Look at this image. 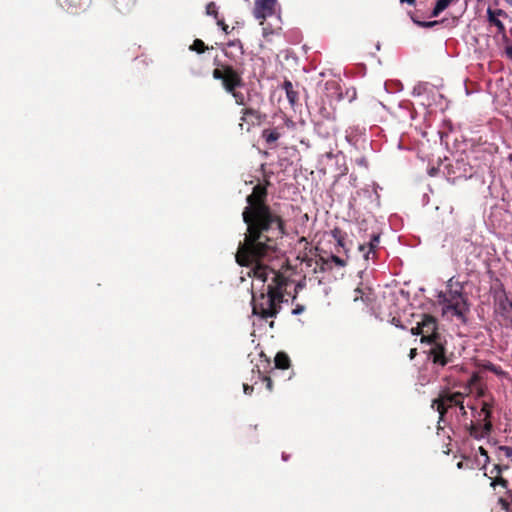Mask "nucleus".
Listing matches in <instances>:
<instances>
[{
    "mask_svg": "<svg viewBox=\"0 0 512 512\" xmlns=\"http://www.w3.org/2000/svg\"><path fill=\"white\" fill-rule=\"evenodd\" d=\"M270 185V181L265 179L247 195V205L242 212L246 232L236 253L240 266L254 265V281L261 282V287L252 292L251 304L253 314L263 320L277 317L289 284L284 273L264 264L278 257V240L286 234L284 218L267 203Z\"/></svg>",
    "mask_w": 512,
    "mask_h": 512,
    "instance_id": "1",
    "label": "nucleus"
},
{
    "mask_svg": "<svg viewBox=\"0 0 512 512\" xmlns=\"http://www.w3.org/2000/svg\"><path fill=\"white\" fill-rule=\"evenodd\" d=\"M438 302L442 306L443 314L451 313L461 323L467 322V314L470 311L468 299L463 293V285L450 278L447 281L446 290L439 292Z\"/></svg>",
    "mask_w": 512,
    "mask_h": 512,
    "instance_id": "2",
    "label": "nucleus"
},
{
    "mask_svg": "<svg viewBox=\"0 0 512 512\" xmlns=\"http://www.w3.org/2000/svg\"><path fill=\"white\" fill-rule=\"evenodd\" d=\"M494 407V400L490 402L483 401L481 404L480 411H475L474 417H477L476 421H471L466 425L470 437L475 440H481L488 437L493 431L492 422V410Z\"/></svg>",
    "mask_w": 512,
    "mask_h": 512,
    "instance_id": "3",
    "label": "nucleus"
},
{
    "mask_svg": "<svg viewBox=\"0 0 512 512\" xmlns=\"http://www.w3.org/2000/svg\"><path fill=\"white\" fill-rule=\"evenodd\" d=\"M214 65L216 68L212 72V76L216 80H220L226 92H234L235 89L244 86L242 72L235 69L232 65L222 64L215 58Z\"/></svg>",
    "mask_w": 512,
    "mask_h": 512,
    "instance_id": "4",
    "label": "nucleus"
},
{
    "mask_svg": "<svg viewBox=\"0 0 512 512\" xmlns=\"http://www.w3.org/2000/svg\"><path fill=\"white\" fill-rule=\"evenodd\" d=\"M447 341L445 337L436 339V341L429 342L427 345L430 348L426 351L428 359L431 360L433 365L438 367H445L453 361L454 354L448 352L446 348Z\"/></svg>",
    "mask_w": 512,
    "mask_h": 512,
    "instance_id": "5",
    "label": "nucleus"
},
{
    "mask_svg": "<svg viewBox=\"0 0 512 512\" xmlns=\"http://www.w3.org/2000/svg\"><path fill=\"white\" fill-rule=\"evenodd\" d=\"M462 400H464V394L461 392L441 391L438 397L432 401V408L439 413V421L444 419L449 409L458 407Z\"/></svg>",
    "mask_w": 512,
    "mask_h": 512,
    "instance_id": "6",
    "label": "nucleus"
},
{
    "mask_svg": "<svg viewBox=\"0 0 512 512\" xmlns=\"http://www.w3.org/2000/svg\"><path fill=\"white\" fill-rule=\"evenodd\" d=\"M240 114L239 129L247 132H249L253 126L260 125L265 118L260 108L253 106V104L243 107Z\"/></svg>",
    "mask_w": 512,
    "mask_h": 512,
    "instance_id": "7",
    "label": "nucleus"
},
{
    "mask_svg": "<svg viewBox=\"0 0 512 512\" xmlns=\"http://www.w3.org/2000/svg\"><path fill=\"white\" fill-rule=\"evenodd\" d=\"M495 313L512 329V300L505 291L495 296Z\"/></svg>",
    "mask_w": 512,
    "mask_h": 512,
    "instance_id": "8",
    "label": "nucleus"
},
{
    "mask_svg": "<svg viewBox=\"0 0 512 512\" xmlns=\"http://www.w3.org/2000/svg\"><path fill=\"white\" fill-rule=\"evenodd\" d=\"M421 330H422V337H421V343L427 344L429 342L436 341V339H439L443 337L438 332V322L437 319L428 314H424L421 320Z\"/></svg>",
    "mask_w": 512,
    "mask_h": 512,
    "instance_id": "9",
    "label": "nucleus"
},
{
    "mask_svg": "<svg viewBox=\"0 0 512 512\" xmlns=\"http://www.w3.org/2000/svg\"><path fill=\"white\" fill-rule=\"evenodd\" d=\"M276 2L277 0H255L253 9L254 17L260 20V23L263 24V21L267 17L274 14Z\"/></svg>",
    "mask_w": 512,
    "mask_h": 512,
    "instance_id": "10",
    "label": "nucleus"
},
{
    "mask_svg": "<svg viewBox=\"0 0 512 512\" xmlns=\"http://www.w3.org/2000/svg\"><path fill=\"white\" fill-rule=\"evenodd\" d=\"M325 98L330 104L333 101H340L343 99L342 88L339 82L330 80L325 83Z\"/></svg>",
    "mask_w": 512,
    "mask_h": 512,
    "instance_id": "11",
    "label": "nucleus"
},
{
    "mask_svg": "<svg viewBox=\"0 0 512 512\" xmlns=\"http://www.w3.org/2000/svg\"><path fill=\"white\" fill-rule=\"evenodd\" d=\"M228 93L232 95L237 105L247 107L253 104V95L251 94V92L247 93V97L237 89H235L234 92ZM254 97L259 99V104L264 101L263 97L259 93H254Z\"/></svg>",
    "mask_w": 512,
    "mask_h": 512,
    "instance_id": "12",
    "label": "nucleus"
},
{
    "mask_svg": "<svg viewBox=\"0 0 512 512\" xmlns=\"http://www.w3.org/2000/svg\"><path fill=\"white\" fill-rule=\"evenodd\" d=\"M379 245V235L373 234L370 241L367 244H360L358 249L363 253L365 260L370 259V257L374 258L376 255V249Z\"/></svg>",
    "mask_w": 512,
    "mask_h": 512,
    "instance_id": "13",
    "label": "nucleus"
},
{
    "mask_svg": "<svg viewBox=\"0 0 512 512\" xmlns=\"http://www.w3.org/2000/svg\"><path fill=\"white\" fill-rule=\"evenodd\" d=\"M379 245V235L373 234L370 241L367 244H360L358 249L363 253L365 260L370 259V257L374 258L376 255V249Z\"/></svg>",
    "mask_w": 512,
    "mask_h": 512,
    "instance_id": "14",
    "label": "nucleus"
},
{
    "mask_svg": "<svg viewBox=\"0 0 512 512\" xmlns=\"http://www.w3.org/2000/svg\"><path fill=\"white\" fill-rule=\"evenodd\" d=\"M282 89L285 91L286 97L290 105L295 106L298 103L299 94L294 89L292 82L290 80L285 79V81L282 84Z\"/></svg>",
    "mask_w": 512,
    "mask_h": 512,
    "instance_id": "15",
    "label": "nucleus"
},
{
    "mask_svg": "<svg viewBox=\"0 0 512 512\" xmlns=\"http://www.w3.org/2000/svg\"><path fill=\"white\" fill-rule=\"evenodd\" d=\"M85 1L86 0H58V3L63 9L71 13H76L83 7Z\"/></svg>",
    "mask_w": 512,
    "mask_h": 512,
    "instance_id": "16",
    "label": "nucleus"
},
{
    "mask_svg": "<svg viewBox=\"0 0 512 512\" xmlns=\"http://www.w3.org/2000/svg\"><path fill=\"white\" fill-rule=\"evenodd\" d=\"M331 235L335 239L337 243V248H342L345 252H347L346 249V233L343 232L340 228L335 227L333 230H331ZM337 252H339V249H336Z\"/></svg>",
    "mask_w": 512,
    "mask_h": 512,
    "instance_id": "17",
    "label": "nucleus"
},
{
    "mask_svg": "<svg viewBox=\"0 0 512 512\" xmlns=\"http://www.w3.org/2000/svg\"><path fill=\"white\" fill-rule=\"evenodd\" d=\"M318 114L324 120H334L336 118L335 108L331 105L329 107L325 106L324 100L318 107Z\"/></svg>",
    "mask_w": 512,
    "mask_h": 512,
    "instance_id": "18",
    "label": "nucleus"
},
{
    "mask_svg": "<svg viewBox=\"0 0 512 512\" xmlns=\"http://www.w3.org/2000/svg\"><path fill=\"white\" fill-rule=\"evenodd\" d=\"M275 368L277 369H288L290 367V358L285 352H278L274 359Z\"/></svg>",
    "mask_w": 512,
    "mask_h": 512,
    "instance_id": "19",
    "label": "nucleus"
},
{
    "mask_svg": "<svg viewBox=\"0 0 512 512\" xmlns=\"http://www.w3.org/2000/svg\"><path fill=\"white\" fill-rule=\"evenodd\" d=\"M281 134L278 132L277 128L274 129H265L262 132V138L266 141L267 144L275 143Z\"/></svg>",
    "mask_w": 512,
    "mask_h": 512,
    "instance_id": "20",
    "label": "nucleus"
},
{
    "mask_svg": "<svg viewBox=\"0 0 512 512\" xmlns=\"http://www.w3.org/2000/svg\"><path fill=\"white\" fill-rule=\"evenodd\" d=\"M455 0H437L435 7L431 12V17H437Z\"/></svg>",
    "mask_w": 512,
    "mask_h": 512,
    "instance_id": "21",
    "label": "nucleus"
},
{
    "mask_svg": "<svg viewBox=\"0 0 512 512\" xmlns=\"http://www.w3.org/2000/svg\"><path fill=\"white\" fill-rule=\"evenodd\" d=\"M411 20L414 24L421 28H432L440 24V21H420L413 13H409Z\"/></svg>",
    "mask_w": 512,
    "mask_h": 512,
    "instance_id": "22",
    "label": "nucleus"
},
{
    "mask_svg": "<svg viewBox=\"0 0 512 512\" xmlns=\"http://www.w3.org/2000/svg\"><path fill=\"white\" fill-rule=\"evenodd\" d=\"M189 50L196 52L198 54H202L206 50H208V47L201 39H195L193 43L190 45Z\"/></svg>",
    "mask_w": 512,
    "mask_h": 512,
    "instance_id": "23",
    "label": "nucleus"
},
{
    "mask_svg": "<svg viewBox=\"0 0 512 512\" xmlns=\"http://www.w3.org/2000/svg\"><path fill=\"white\" fill-rule=\"evenodd\" d=\"M481 367L484 369V370H487V371H490L492 373H494L495 375H498V376H502L505 374V372L502 370V368L498 365H495L491 362H485L481 365Z\"/></svg>",
    "mask_w": 512,
    "mask_h": 512,
    "instance_id": "24",
    "label": "nucleus"
},
{
    "mask_svg": "<svg viewBox=\"0 0 512 512\" xmlns=\"http://www.w3.org/2000/svg\"><path fill=\"white\" fill-rule=\"evenodd\" d=\"M488 18V22L491 24V25H494L497 27V32L498 34H504V30L506 29L505 28V25L503 24V22L501 20H499L498 18H495L492 13H489V16H487Z\"/></svg>",
    "mask_w": 512,
    "mask_h": 512,
    "instance_id": "25",
    "label": "nucleus"
},
{
    "mask_svg": "<svg viewBox=\"0 0 512 512\" xmlns=\"http://www.w3.org/2000/svg\"><path fill=\"white\" fill-rule=\"evenodd\" d=\"M491 487L495 488L497 485H500L504 489H508V481L502 476H497L491 481Z\"/></svg>",
    "mask_w": 512,
    "mask_h": 512,
    "instance_id": "26",
    "label": "nucleus"
},
{
    "mask_svg": "<svg viewBox=\"0 0 512 512\" xmlns=\"http://www.w3.org/2000/svg\"><path fill=\"white\" fill-rule=\"evenodd\" d=\"M206 13L207 15L213 16L216 20L218 19V10L214 2H209L206 5Z\"/></svg>",
    "mask_w": 512,
    "mask_h": 512,
    "instance_id": "27",
    "label": "nucleus"
},
{
    "mask_svg": "<svg viewBox=\"0 0 512 512\" xmlns=\"http://www.w3.org/2000/svg\"><path fill=\"white\" fill-rule=\"evenodd\" d=\"M489 13H492V15L495 17V18H498L499 17H508L507 13L502 10V9H496V10H493L491 8H488L487 9V16H489Z\"/></svg>",
    "mask_w": 512,
    "mask_h": 512,
    "instance_id": "28",
    "label": "nucleus"
},
{
    "mask_svg": "<svg viewBox=\"0 0 512 512\" xmlns=\"http://www.w3.org/2000/svg\"><path fill=\"white\" fill-rule=\"evenodd\" d=\"M512 500L509 501L508 499L506 498H503V497H500L499 500H498V503L500 504L501 508L506 511V512H510V504H511Z\"/></svg>",
    "mask_w": 512,
    "mask_h": 512,
    "instance_id": "29",
    "label": "nucleus"
},
{
    "mask_svg": "<svg viewBox=\"0 0 512 512\" xmlns=\"http://www.w3.org/2000/svg\"><path fill=\"white\" fill-rule=\"evenodd\" d=\"M330 260L337 266L339 267H344L346 266V261L343 260L342 258L338 257L337 255H331L330 256Z\"/></svg>",
    "mask_w": 512,
    "mask_h": 512,
    "instance_id": "30",
    "label": "nucleus"
},
{
    "mask_svg": "<svg viewBox=\"0 0 512 512\" xmlns=\"http://www.w3.org/2000/svg\"><path fill=\"white\" fill-rule=\"evenodd\" d=\"M478 451H479V453H480L482 456H484L483 468H485V467H486V465L490 462V457H489V455H488V452H487V450H486L484 447H482V446H480V447L478 448Z\"/></svg>",
    "mask_w": 512,
    "mask_h": 512,
    "instance_id": "31",
    "label": "nucleus"
},
{
    "mask_svg": "<svg viewBox=\"0 0 512 512\" xmlns=\"http://www.w3.org/2000/svg\"><path fill=\"white\" fill-rule=\"evenodd\" d=\"M227 47H234L236 49H238V51L240 52V54H243V46H242V43L240 40H234V41H230L228 44H227Z\"/></svg>",
    "mask_w": 512,
    "mask_h": 512,
    "instance_id": "32",
    "label": "nucleus"
},
{
    "mask_svg": "<svg viewBox=\"0 0 512 512\" xmlns=\"http://www.w3.org/2000/svg\"><path fill=\"white\" fill-rule=\"evenodd\" d=\"M498 450L502 451L506 457L512 459V446H499Z\"/></svg>",
    "mask_w": 512,
    "mask_h": 512,
    "instance_id": "33",
    "label": "nucleus"
},
{
    "mask_svg": "<svg viewBox=\"0 0 512 512\" xmlns=\"http://www.w3.org/2000/svg\"><path fill=\"white\" fill-rule=\"evenodd\" d=\"M457 468L458 469H472L473 465L471 464L470 460L460 461L457 463Z\"/></svg>",
    "mask_w": 512,
    "mask_h": 512,
    "instance_id": "34",
    "label": "nucleus"
},
{
    "mask_svg": "<svg viewBox=\"0 0 512 512\" xmlns=\"http://www.w3.org/2000/svg\"><path fill=\"white\" fill-rule=\"evenodd\" d=\"M263 381L265 382L267 390L270 392L273 390V381L269 376H263Z\"/></svg>",
    "mask_w": 512,
    "mask_h": 512,
    "instance_id": "35",
    "label": "nucleus"
},
{
    "mask_svg": "<svg viewBox=\"0 0 512 512\" xmlns=\"http://www.w3.org/2000/svg\"><path fill=\"white\" fill-rule=\"evenodd\" d=\"M305 311V306L301 304H296L295 308L292 310V314L300 315Z\"/></svg>",
    "mask_w": 512,
    "mask_h": 512,
    "instance_id": "36",
    "label": "nucleus"
},
{
    "mask_svg": "<svg viewBox=\"0 0 512 512\" xmlns=\"http://www.w3.org/2000/svg\"><path fill=\"white\" fill-rule=\"evenodd\" d=\"M421 321L417 323V326L411 328V333L413 335H421L422 336V330H421Z\"/></svg>",
    "mask_w": 512,
    "mask_h": 512,
    "instance_id": "37",
    "label": "nucleus"
},
{
    "mask_svg": "<svg viewBox=\"0 0 512 512\" xmlns=\"http://www.w3.org/2000/svg\"><path fill=\"white\" fill-rule=\"evenodd\" d=\"M217 25L219 27H221V29L225 32V33H229V30H228V25L224 22L223 19H217Z\"/></svg>",
    "mask_w": 512,
    "mask_h": 512,
    "instance_id": "38",
    "label": "nucleus"
},
{
    "mask_svg": "<svg viewBox=\"0 0 512 512\" xmlns=\"http://www.w3.org/2000/svg\"><path fill=\"white\" fill-rule=\"evenodd\" d=\"M506 469H508V466H502V465H500V464H496V465H494V469H493V471H496V472H497V474H498V476H500V474H501L504 470H506Z\"/></svg>",
    "mask_w": 512,
    "mask_h": 512,
    "instance_id": "39",
    "label": "nucleus"
},
{
    "mask_svg": "<svg viewBox=\"0 0 512 512\" xmlns=\"http://www.w3.org/2000/svg\"><path fill=\"white\" fill-rule=\"evenodd\" d=\"M243 390H244V393H245L246 395H251V394H252V392H253V390H254V388H253V386H250V385H248V384H244V385H243Z\"/></svg>",
    "mask_w": 512,
    "mask_h": 512,
    "instance_id": "40",
    "label": "nucleus"
},
{
    "mask_svg": "<svg viewBox=\"0 0 512 512\" xmlns=\"http://www.w3.org/2000/svg\"><path fill=\"white\" fill-rule=\"evenodd\" d=\"M478 381H479V376H478V374L474 373L469 380V385H475Z\"/></svg>",
    "mask_w": 512,
    "mask_h": 512,
    "instance_id": "41",
    "label": "nucleus"
},
{
    "mask_svg": "<svg viewBox=\"0 0 512 512\" xmlns=\"http://www.w3.org/2000/svg\"><path fill=\"white\" fill-rule=\"evenodd\" d=\"M284 124L287 128H294L295 123L290 118H285Z\"/></svg>",
    "mask_w": 512,
    "mask_h": 512,
    "instance_id": "42",
    "label": "nucleus"
},
{
    "mask_svg": "<svg viewBox=\"0 0 512 512\" xmlns=\"http://www.w3.org/2000/svg\"><path fill=\"white\" fill-rule=\"evenodd\" d=\"M463 403H464V400H462V401H461V404H459V405H458V407H459L460 414H461L462 416H466V415H467V412H466V409H465V407H464V404H463Z\"/></svg>",
    "mask_w": 512,
    "mask_h": 512,
    "instance_id": "43",
    "label": "nucleus"
},
{
    "mask_svg": "<svg viewBox=\"0 0 512 512\" xmlns=\"http://www.w3.org/2000/svg\"><path fill=\"white\" fill-rule=\"evenodd\" d=\"M507 57L512 60V45H508L505 49Z\"/></svg>",
    "mask_w": 512,
    "mask_h": 512,
    "instance_id": "44",
    "label": "nucleus"
},
{
    "mask_svg": "<svg viewBox=\"0 0 512 512\" xmlns=\"http://www.w3.org/2000/svg\"><path fill=\"white\" fill-rule=\"evenodd\" d=\"M362 294H363L362 290H361V289H359V288H357V289L355 290V297H354V300H355V301H357L359 298H362Z\"/></svg>",
    "mask_w": 512,
    "mask_h": 512,
    "instance_id": "45",
    "label": "nucleus"
},
{
    "mask_svg": "<svg viewBox=\"0 0 512 512\" xmlns=\"http://www.w3.org/2000/svg\"><path fill=\"white\" fill-rule=\"evenodd\" d=\"M417 355V349L416 348H412L409 352V358L412 360L416 357Z\"/></svg>",
    "mask_w": 512,
    "mask_h": 512,
    "instance_id": "46",
    "label": "nucleus"
},
{
    "mask_svg": "<svg viewBox=\"0 0 512 512\" xmlns=\"http://www.w3.org/2000/svg\"><path fill=\"white\" fill-rule=\"evenodd\" d=\"M502 36V40L504 43H508L509 42V38L507 37L506 35V29L504 30V34H500Z\"/></svg>",
    "mask_w": 512,
    "mask_h": 512,
    "instance_id": "47",
    "label": "nucleus"
},
{
    "mask_svg": "<svg viewBox=\"0 0 512 512\" xmlns=\"http://www.w3.org/2000/svg\"><path fill=\"white\" fill-rule=\"evenodd\" d=\"M400 2L403 4V3H407L409 5H414L416 0H400Z\"/></svg>",
    "mask_w": 512,
    "mask_h": 512,
    "instance_id": "48",
    "label": "nucleus"
},
{
    "mask_svg": "<svg viewBox=\"0 0 512 512\" xmlns=\"http://www.w3.org/2000/svg\"><path fill=\"white\" fill-rule=\"evenodd\" d=\"M223 52H224V55L226 57H231L229 51L227 50V48L223 49Z\"/></svg>",
    "mask_w": 512,
    "mask_h": 512,
    "instance_id": "49",
    "label": "nucleus"
},
{
    "mask_svg": "<svg viewBox=\"0 0 512 512\" xmlns=\"http://www.w3.org/2000/svg\"><path fill=\"white\" fill-rule=\"evenodd\" d=\"M478 396H479V397L484 396V391H483V389H480V390H479V392H478Z\"/></svg>",
    "mask_w": 512,
    "mask_h": 512,
    "instance_id": "50",
    "label": "nucleus"
},
{
    "mask_svg": "<svg viewBox=\"0 0 512 512\" xmlns=\"http://www.w3.org/2000/svg\"><path fill=\"white\" fill-rule=\"evenodd\" d=\"M393 323H394L396 326H400V325H399V320H396L395 318H393Z\"/></svg>",
    "mask_w": 512,
    "mask_h": 512,
    "instance_id": "51",
    "label": "nucleus"
},
{
    "mask_svg": "<svg viewBox=\"0 0 512 512\" xmlns=\"http://www.w3.org/2000/svg\"><path fill=\"white\" fill-rule=\"evenodd\" d=\"M263 34H264V36H266L267 34H269V31H267V29H266V28H264V29H263Z\"/></svg>",
    "mask_w": 512,
    "mask_h": 512,
    "instance_id": "52",
    "label": "nucleus"
},
{
    "mask_svg": "<svg viewBox=\"0 0 512 512\" xmlns=\"http://www.w3.org/2000/svg\"><path fill=\"white\" fill-rule=\"evenodd\" d=\"M263 34H264V36H266L267 34H269V31H267V29H266V28H264V29H263Z\"/></svg>",
    "mask_w": 512,
    "mask_h": 512,
    "instance_id": "53",
    "label": "nucleus"
},
{
    "mask_svg": "<svg viewBox=\"0 0 512 512\" xmlns=\"http://www.w3.org/2000/svg\"><path fill=\"white\" fill-rule=\"evenodd\" d=\"M507 4H509L510 6H512V0H504Z\"/></svg>",
    "mask_w": 512,
    "mask_h": 512,
    "instance_id": "54",
    "label": "nucleus"
}]
</instances>
